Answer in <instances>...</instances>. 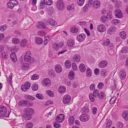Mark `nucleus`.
Wrapping results in <instances>:
<instances>
[{
    "label": "nucleus",
    "instance_id": "nucleus-1",
    "mask_svg": "<svg viewBox=\"0 0 128 128\" xmlns=\"http://www.w3.org/2000/svg\"><path fill=\"white\" fill-rule=\"evenodd\" d=\"M24 114L23 115L24 118L27 120H30L32 118V115L34 113L33 109L30 108H26L24 110Z\"/></svg>",
    "mask_w": 128,
    "mask_h": 128
},
{
    "label": "nucleus",
    "instance_id": "nucleus-2",
    "mask_svg": "<svg viewBox=\"0 0 128 128\" xmlns=\"http://www.w3.org/2000/svg\"><path fill=\"white\" fill-rule=\"evenodd\" d=\"M18 4V2L16 0H10L7 4V6L11 9H12Z\"/></svg>",
    "mask_w": 128,
    "mask_h": 128
},
{
    "label": "nucleus",
    "instance_id": "nucleus-3",
    "mask_svg": "<svg viewBox=\"0 0 128 128\" xmlns=\"http://www.w3.org/2000/svg\"><path fill=\"white\" fill-rule=\"evenodd\" d=\"M18 105L19 106L25 105L26 106H30L33 105V104L31 102H30L25 100H22L20 101L18 103Z\"/></svg>",
    "mask_w": 128,
    "mask_h": 128
},
{
    "label": "nucleus",
    "instance_id": "nucleus-4",
    "mask_svg": "<svg viewBox=\"0 0 128 128\" xmlns=\"http://www.w3.org/2000/svg\"><path fill=\"white\" fill-rule=\"evenodd\" d=\"M6 109L4 106L0 107V117L4 116L6 117L8 116L9 115L6 114Z\"/></svg>",
    "mask_w": 128,
    "mask_h": 128
},
{
    "label": "nucleus",
    "instance_id": "nucleus-5",
    "mask_svg": "<svg viewBox=\"0 0 128 128\" xmlns=\"http://www.w3.org/2000/svg\"><path fill=\"white\" fill-rule=\"evenodd\" d=\"M90 116L86 114H82L79 117L80 120L82 122H86L89 120Z\"/></svg>",
    "mask_w": 128,
    "mask_h": 128
},
{
    "label": "nucleus",
    "instance_id": "nucleus-6",
    "mask_svg": "<svg viewBox=\"0 0 128 128\" xmlns=\"http://www.w3.org/2000/svg\"><path fill=\"white\" fill-rule=\"evenodd\" d=\"M57 8L60 10H62L64 8V5L63 1L59 0L57 1L56 4Z\"/></svg>",
    "mask_w": 128,
    "mask_h": 128
},
{
    "label": "nucleus",
    "instance_id": "nucleus-7",
    "mask_svg": "<svg viewBox=\"0 0 128 128\" xmlns=\"http://www.w3.org/2000/svg\"><path fill=\"white\" fill-rule=\"evenodd\" d=\"M30 83L28 82H27L22 85L21 89L22 91L26 92L30 88Z\"/></svg>",
    "mask_w": 128,
    "mask_h": 128
},
{
    "label": "nucleus",
    "instance_id": "nucleus-8",
    "mask_svg": "<svg viewBox=\"0 0 128 128\" xmlns=\"http://www.w3.org/2000/svg\"><path fill=\"white\" fill-rule=\"evenodd\" d=\"M70 96L68 95H65L63 98V103L65 104H67L70 102Z\"/></svg>",
    "mask_w": 128,
    "mask_h": 128
},
{
    "label": "nucleus",
    "instance_id": "nucleus-9",
    "mask_svg": "<svg viewBox=\"0 0 128 128\" xmlns=\"http://www.w3.org/2000/svg\"><path fill=\"white\" fill-rule=\"evenodd\" d=\"M64 115L62 114H60L56 118V121L58 123L62 122L64 121Z\"/></svg>",
    "mask_w": 128,
    "mask_h": 128
},
{
    "label": "nucleus",
    "instance_id": "nucleus-10",
    "mask_svg": "<svg viewBox=\"0 0 128 128\" xmlns=\"http://www.w3.org/2000/svg\"><path fill=\"white\" fill-rule=\"evenodd\" d=\"M108 64V62L106 61L102 60L98 64V66L100 68H104L106 67Z\"/></svg>",
    "mask_w": 128,
    "mask_h": 128
},
{
    "label": "nucleus",
    "instance_id": "nucleus-11",
    "mask_svg": "<svg viewBox=\"0 0 128 128\" xmlns=\"http://www.w3.org/2000/svg\"><path fill=\"white\" fill-rule=\"evenodd\" d=\"M86 37V35L84 34H78L76 37V39L79 42H82L84 41Z\"/></svg>",
    "mask_w": 128,
    "mask_h": 128
},
{
    "label": "nucleus",
    "instance_id": "nucleus-12",
    "mask_svg": "<svg viewBox=\"0 0 128 128\" xmlns=\"http://www.w3.org/2000/svg\"><path fill=\"white\" fill-rule=\"evenodd\" d=\"M24 59L26 62H28L30 64L33 63L34 61V58L32 56H24Z\"/></svg>",
    "mask_w": 128,
    "mask_h": 128
},
{
    "label": "nucleus",
    "instance_id": "nucleus-13",
    "mask_svg": "<svg viewBox=\"0 0 128 128\" xmlns=\"http://www.w3.org/2000/svg\"><path fill=\"white\" fill-rule=\"evenodd\" d=\"M97 30L99 32H103L106 30V28L104 25L101 24L98 26Z\"/></svg>",
    "mask_w": 128,
    "mask_h": 128
},
{
    "label": "nucleus",
    "instance_id": "nucleus-14",
    "mask_svg": "<svg viewBox=\"0 0 128 128\" xmlns=\"http://www.w3.org/2000/svg\"><path fill=\"white\" fill-rule=\"evenodd\" d=\"M42 83L44 85L48 86H50V81L47 78L43 79L42 81Z\"/></svg>",
    "mask_w": 128,
    "mask_h": 128
},
{
    "label": "nucleus",
    "instance_id": "nucleus-15",
    "mask_svg": "<svg viewBox=\"0 0 128 128\" xmlns=\"http://www.w3.org/2000/svg\"><path fill=\"white\" fill-rule=\"evenodd\" d=\"M115 16L117 18H121L123 16V14L120 10H117L115 11Z\"/></svg>",
    "mask_w": 128,
    "mask_h": 128
},
{
    "label": "nucleus",
    "instance_id": "nucleus-16",
    "mask_svg": "<svg viewBox=\"0 0 128 128\" xmlns=\"http://www.w3.org/2000/svg\"><path fill=\"white\" fill-rule=\"evenodd\" d=\"M47 22L50 25L52 26H54L57 24L56 21L52 18H50L48 19L47 20Z\"/></svg>",
    "mask_w": 128,
    "mask_h": 128
},
{
    "label": "nucleus",
    "instance_id": "nucleus-17",
    "mask_svg": "<svg viewBox=\"0 0 128 128\" xmlns=\"http://www.w3.org/2000/svg\"><path fill=\"white\" fill-rule=\"evenodd\" d=\"M55 71L58 73L61 72L62 70V69L61 66L59 64H57L55 66Z\"/></svg>",
    "mask_w": 128,
    "mask_h": 128
},
{
    "label": "nucleus",
    "instance_id": "nucleus-18",
    "mask_svg": "<svg viewBox=\"0 0 128 128\" xmlns=\"http://www.w3.org/2000/svg\"><path fill=\"white\" fill-rule=\"evenodd\" d=\"M126 75V74L124 71L122 70L119 72V76L121 79L124 80L125 79Z\"/></svg>",
    "mask_w": 128,
    "mask_h": 128
},
{
    "label": "nucleus",
    "instance_id": "nucleus-19",
    "mask_svg": "<svg viewBox=\"0 0 128 128\" xmlns=\"http://www.w3.org/2000/svg\"><path fill=\"white\" fill-rule=\"evenodd\" d=\"M36 43L38 44H41L43 42V40L41 38L39 37H36L35 39Z\"/></svg>",
    "mask_w": 128,
    "mask_h": 128
},
{
    "label": "nucleus",
    "instance_id": "nucleus-20",
    "mask_svg": "<svg viewBox=\"0 0 128 128\" xmlns=\"http://www.w3.org/2000/svg\"><path fill=\"white\" fill-rule=\"evenodd\" d=\"M21 68L23 70H27L29 68V65L26 63H23L22 64Z\"/></svg>",
    "mask_w": 128,
    "mask_h": 128
},
{
    "label": "nucleus",
    "instance_id": "nucleus-21",
    "mask_svg": "<svg viewBox=\"0 0 128 128\" xmlns=\"http://www.w3.org/2000/svg\"><path fill=\"white\" fill-rule=\"evenodd\" d=\"M74 44V41L71 39H68L67 42V44L69 47H72V46Z\"/></svg>",
    "mask_w": 128,
    "mask_h": 128
},
{
    "label": "nucleus",
    "instance_id": "nucleus-22",
    "mask_svg": "<svg viewBox=\"0 0 128 128\" xmlns=\"http://www.w3.org/2000/svg\"><path fill=\"white\" fill-rule=\"evenodd\" d=\"M58 90L59 93L61 94L63 93L66 91V87L63 86H61L59 87Z\"/></svg>",
    "mask_w": 128,
    "mask_h": 128
},
{
    "label": "nucleus",
    "instance_id": "nucleus-23",
    "mask_svg": "<svg viewBox=\"0 0 128 128\" xmlns=\"http://www.w3.org/2000/svg\"><path fill=\"white\" fill-rule=\"evenodd\" d=\"M116 30V28L114 26H112L108 30V32L110 34L114 32Z\"/></svg>",
    "mask_w": 128,
    "mask_h": 128
},
{
    "label": "nucleus",
    "instance_id": "nucleus-24",
    "mask_svg": "<svg viewBox=\"0 0 128 128\" xmlns=\"http://www.w3.org/2000/svg\"><path fill=\"white\" fill-rule=\"evenodd\" d=\"M93 5L94 8H97L100 7V2L98 0H96L94 2Z\"/></svg>",
    "mask_w": 128,
    "mask_h": 128
},
{
    "label": "nucleus",
    "instance_id": "nucleus-25",
    "mask_svg": "<svg viewBox=\"0 0 128 128\" xmlns=\"http://www.w3.org/2000/svg\"><path fill=\"white\" fill-rule=\"evenodd\" d=\"M80 56L78 54H76L73 58V60L75 62H79L80 59Z\"/></svg>",
    "mask_w": 128,
    "mask_h": 128
},
{
    "label": "nucleus",
    "instance_id": "nucleus-26",
    "mask_svg": "<svg viewBox=\"0 0 128 128\" xmlns=\"http://www.w3.org/2000/svg\"><path fill=\"white\" fill-rule=\"evenodd\" d=\"M10 58L14 62H16L17 60L16 55L14 53H12L10 54Z\"/></svg>",
    "mask_w": 128,
    "mask_h": 128
},
{
    "label": "nucleus",
    "instance_id": "nucleus-27",
    "mask_svg": "<svg viewBox=\"0 0 128 128\" xmlns=\"http://www.w3.org/2000/svg\"><path fill=\"white\" fill-rule=\"evenodd\" d=\"M103 45L105 46H112L110 45V40L108 38L106 39L103 41Z\"/></svg>",
    "mask_w": 128,
    "mask_h": 128
},
{
    "label": "nucleus",
    "instance_id": "nucleus-28",
    "mask_svg": "<svg viewBox=\"0 0 128 128\" xmlns=\"http://www.w3.org/2000/svg\"><path fill=\"white\" fill-rule=\"evenodd\" d=\"M79 69L82 72H84L86 70V68L85 65L83 64H80L79 66Z\"/></svg>",
    "mask_w": 128,
    "mask_h": 128
},
{
    "label": "nucleus",
    "instance_id": "nucleus-29",
    "mask_svg": "<svg viewBox=\"0 0 128 128\" xmlns=\"http://www.w3.org/2000/svg\"><path fill=\"white\" fill-rule=\"evenodd\" d=\"M120 52L122 53H128V46H124L120 50Z\"/></svg>",
    "mask_w": 128,
    "mask_h": 128
},
{
    "label": "nucleus",
    "instance_id": "nucleus-30",
    "mask_svg": "<svg viewBox=\"0 0 128 128\" xmlns=\"http://www.w3.org/2000/svg\"><path fill=\"white\" fill-rule=\"evenodd\" d=\"M63 45V44H62L61 46H60V45H58V44L54 43L53 45V48L55 50H58L59 46H60V47L61 48Z\"/></svg>",
    "mask_w": 128,
    "mask_h": 128
},
{
    "label": "nucleus",
    "instance_id": "nucleus-31",
    "mask_svg": "<svg viewBox=\"0 0 128 128\" xmlns=\"http://www.w3.org/2000/svg\"><path fill=\"white\" fill-rule=\"evenodd\" d=\"M74 72L72 71H70L69 74V79L72 80L74 78Z\"/></svg>",
    "mask_w": 128,
    "mask_h": 128
},
{
    "label": "nucleus",
    "instance_id": "nucleus-32",
    "mask_svg": "<svg viewBox=\"0 0 128 128\" xmlns=\"http://www.w3.org/2000/svg\"><path fill=\"white\" fill-rule=\"evenodd\" d=\"M78 28L76 26H74L70 29V32L72 33H76L78 31Z\"/></svg>",
    "mask_w": 128,
    "mask_h": 128
},
{
    "label": "nucleus",
    "instance_id": "nucleus-33",
    "mask_svg": "<svg viewBox=\"0 0 128 128\" xmlns=\"http://www.w3.org/2000/svg\"><path fill=\"white\" fill-rule=\"evenodd\" d=\"M122 117L126 120H128V111H125L122 113Z\"/></svg>",
    "mask_w": 128,
    "mask_h": 128
},
{
    "label": "nucleus",
    "instance_id": "nucleus-34",
    "mask_svg": "<svg viewBox=\"0 0 128 128\" xmlns=\"http://www.w3.org/2000/svg\"><path fill=\"white\" fill-rule=\"evenodd\" d=\"M74 116H70L68 120L69 122V124L70 125H72V124L74 123Z\"/></svg>",
    "mask_w": 128,
    "mask_h": 128
},
{
    "label": "nucleus",
    "instance_id": "nucleus-35",
    "mask_svg": "<svg viewBox=\"0 0 128 128\" xmlns=\"http://www.w3.org/2000/svg\"><path fill=\"white\" fill-rule=\"evenodd\" d=\"M99 92L98 90L96 89L94 90L93 92V95L95 97H97L99 96Z\"/></svg>",
    "mask_w": 128,
    "mask_h": 128
},
{
    "label": "nucleus",
    "instance_id": "nucleus-36",
    "mask_svg": "<svg viewBox=\"0 0 128 128\" xmlns=\"http://www.w3.org/2000/svg\"><path fill=\"white\" fill-rule=\"evenodd\" d=\"M120 35L121 38L123 39H125L126 38V33L125 32H120Z\"/></svg>",
    "mask_w": 128,
    "mask_h": 128
},
{
    "label": "nucleus",
    "instance_id": "nucleus-37",
    "mask_svg": "<svg viewBox=\"0 0 128 128\" xmlns=\"http://www.w3.org/2000/svg\"><path fill=\"white\" fill-rule=\"evenodd\" d=\"M65 65L67 68H69L71 66L70 61L69 60H66L65 63Z\"/></svg>",
    "mask_w": 128,
    "mask_h": 128
},
{
    "label": "nucleus",
    "instance_id": "nucleus-38",
    "mask_svg": "<svg viewBox=\"0 0 128 128\" xmlns=\"http://www.w3.org/2000/svg\"><path fill=\"white\" fill-rule=\"evenodd\" d=\"M25 98L32 100H35V98L34 97L32 96L29 95H26L25 96Z\"/></svg>",
    "mask_w": 128,
    "mask_h": 128
},
{
    "label": "nucleus",
    "instance_id": "nucleus-39",
    "mask_svg": "<svg viewBox=\"0 0 128 128\" xmlns=\"http://www.w3.org/2000/svg\"><path fill=\"white\" fill-rule=\"evenodd\" d=\"M89 111L88 108L87 106L84 107L82 109V112L83 113H88Z\"/></svg>",
    "mask_w": 128,
    "mask_h": 128
},
{
    "label": "nucleus",
    "instance_id": "nucleus-40",
    "mask_svg": "<svg viewBox=\"0 0 128 128\" xmlns=\"http://www.w3.org/2000/svg\"><path fill=\"white\" fill-rule=\"evenodd\" d=\"M32 88L34 91L37 90L38 89V85L36 84H34L32 86Z\"/></svg>",
    "mask_w": 128,
    "mask_h": 128
},
{
    "label": "nucleus",
    "instance_id": "nucleus-41",
    "mask_svg": "<svg viewBox=\"0 0 128 128\" xmlns=\"http://www.w3.org/2000/svg\"><path fill=\"white\" fill-rule=\"evenodd\" d=\"M46 93L50 97H53L54 96L53 92L50 90H48L46 91Z\"/></svg>",
    "mask_w": 128,
    "mask_h": 128
},
{
    "label": "nucleus",
    "instance_id": "nucleus-42",
    "mask_svg": "<svg viewBox=\"0 0 128 128\" xmlns=\"http://www.w3.org/2000/svg\"><path fill=\"white\" fill-rule=\"evenodd\" d=\"M39 77V76L38 75L36 74H34L32 76L31 79L32 80L38 79Z\"/></svg>",
    "mask_w": 128,
    "mask_h": 128
},
{
    "label": "nucleus",
    "instance_id": "nucleus-43",
    "mask_svg": "<svg viewBox=\"0 0 128 128\" xmlns=\"http://www.w3.org/2000/svg\"><path fill=\"white\" fill-rule=\"evenodd\" d=\"M27 40L26 39H24L22 40L20 43V45L24 47L27 43Z\"/></svg>",
    "mask_w": 128,
    "mask_h": 128
},
{
    "label": "nucleus",
    "instance_id": "nucleus-44",
    "mask_svg": "<svg viewBox=\"0 0 128 128\" xmlns=\"http://www.w3.org/2000/svg\"><path fill=\"white\" fill-rule=\"evenodd\" d=\"M6 27L7 25L6 24H4L0 26V31L2 32L6 30Z\"/></svg>",
    "mask_w": 128,
    "mask_h": 128
},
{
    "label": "nucleus",
    "instance_id": "nucleus-45",
    "mask_svg": "<svg viewBox=\"0 0 128 128\" xmlns=\"http://www.w3.org/2000/svg\"><path fill=\"white\" fill-rule=\"evenodd\" d=\"M86 75L88 77H89L91 76L92 74V71L90 68H88L86 70Z\"/></svg>",
    "mask_w": 128,
    "mask_h": 128
},
{
    "label": "nucleus",
    "instance_id": "nucleus-46",
    "mask_svg": "<svg viewBox=\"0 0 128 128\" xmlns=\"http://www.w3.org/2000/svg\"><path fill=\"white\" fill-rule=\"evenodd\" d=\"M36 97L40 100H42L44 98V96L40 94H37L36 95Z\"/></svg>",
    "mask_w": 128,
    "mask_h": 128
},
{
    "label": "nucleus",
    "instance_id": "nucleus-47",
    "mask_svg": "<svg viewBox=\"0 0 128 128\" xmlns=\"http://www.w3.org/2000/svg\"><path fill=\"white\" fill-rule=\"evenodd\" d=\"M120 20L117 19H114L112 21V23L113 24L116 25L120 23Z\"/></svg>",
    "mask_w": 128,
    "mask_h": 128
},
{
    "label": "nucleus",
    "instance_id": "nucleus-48",
    "mask_svg": "<svg viewBox=\"0 0 128 128\" xmlns=\"http://www.w3.org/2000/svg\"><path fill=\"white\" fill-rule=\"evenodd\" d=\"M85 0H77V2L78 5L82 6L84 4Z\"/></svg>",
    "mask_w": 128,
    "mask_h": 128
},
{
    "label": "nucleus",
    "instance_id": "nucleus-49",
    "mask_svg": "<svg viewBox=\"0 0 128 128\" xmlns=\"http://www.w3.org/2000/svg\"><path fill=\"white\" fill-rule=\"evenodd\" d=\"M33 126V124L32 122H28L26 125V128H32Z\"/></svg>",
    "mask_w": 128,
    "mask_h": 128
},
{
    "label": "nucleus",
    "instance_id": "nucleus-50",
    "mask_svg": "<svg viewBox=\"0 0 128 128\" xmlns=\"http://www.w3.org/2000/svg\"><path fill=\"white\" fill-rule=\"evenodd\" d=\"M116 98L115 97H113L111 98L110 100V104H112L115 103Z\"/></svg>",
    "mask_w": 128,
    "mask_h": 128
},
{
    "label": "nucleus",
    "instance_id": "nucleus-51",
    "mask_svg": "<svg viewBox=\"0 0 128 128\" xmlns=\"http://www.w3.org/2000/svg\"><path fill=\"white\" fill-rule=\"evenodd\" d=\"M112 124V122L110 120H109L107 123L106 125V128H109Z\"/></svg>",
    "mask_w": 128,
    "mask_h": 128
},
{
    "label": "nucleus",
    "instance_id": "nucleus-52",
    "mask_svg": "<svg viewBox=\"0 0 128 128\" xmlns=\"http://www.w3.org/2000/svg\"><path fill=\"white\" fill-rule=\"evenodd\" d=\"M104 84L102 82H100L98 83V87L99 89H102L104 86Z\"/></svg>",
    "mask_w": 128,
    "mask_h": 128
},
{
    "label": "nucleus",
    "instance_id": "nucleus-53",
    "mask_svg": "<svg viewBox=\"0 0 128 128\" xmlns=\"http://www.w3.org/2000/svg\"><path fill=\"white\" fill-rule=\"evenodd\" d=\"M18 49L15 46L12 47L11 49V52L12 53H14L16 52Z\"/></svg>",
    "mask_w": 128,
    "mask_h": 128
},
{
    "label": "nucleus",
    "instance_id": "nucleus-54",
    "mask_svg": "<svg viewBox=\"0 0 128 128\" xmlns=\"http://www.w3.org/2000/svg\"><path fill=\"white\" fill-rule=\"evenodd\" d=\"M104 94L102 92H100L99 94V96L98 97L101 99H102L104 98Z\"/></svg>",
    "mask_w": 128,
    "mask_h": 128
},
{
    "label": "nucleus",
    "instance_id": "nucleus-55",
    "mask_svg": "<svg viewBox=\"0 0 128 128\" xmlns=\"http://www.w3.org/2000/svg\"><path fill=\"white\" fill-rule=\"evenodd\" d=\"M73 5L71 4L68 5L67 7V10H72L74 9Z\"/></svg>",
    "mask_w": 128,
    "mask_h": 128
},
{
    "label": "nucleus",
    "instance_id": "nucleus-56",
    "mask_svg": "<svg viewBox=\"0 0 128 128\" xmlns=\"http://www.w3.org/2000/svg\"><path fill=\"white\" fill-rule=\"evenodd\" d=\"M44 4L43 2H42V1L40 4V8L41 9L44 8H45Z\"/></svg>",
    "mask_w": 128,
    "mask_h": 128
},
{
    "label": "nucleus",
    "instance_id": "nucleus-57",
    "mask_svg": "<svg viewBox=\"0 0 128 128\" xmlns=\"http://www.w3.org/2000/svg\"><path fill=\"white\" fill-rule=\"evenodd\" d=\"M72 66L73 70L74 71H76L77 70L78 68L76 67V65L75 63H73L72 64Z\"/></svg>",
    "mask_w": 128,
    "mask_h": 128
},
{
    "label": "nucleus",
    "instance_id": "nucleus-58",
    "mask_svg": "<svg viewBox=\"0 0 128 128\" xmlns=\"http://www.w3.org/2000/svg\"><path fill=\"white\" fill-rule=\"evenodd\" d=\"M117 128H123V125L121 122H118L117 124Z\"/></svg>",
    "mask_w": 128,
    "mask_h": 128
},
{
    "label": "nucleus",
    "instance_id": "nucleus-59",
    "mask_svg": "<svg viewBox=\"0 0 128 128\" xmlns=\"http://www.w3.org/2000/svg\"><path fill=\"white\" fill-rule=\"evenodd\" d=\"M19 40L18 39L16 38H13L12 40V42L14 44H18L19 42Z\"/></svg>",
    "mask_w": 128,
    "mask_h": 128
},
{
    "label": "nucleus",
    "instance_id": "nucleus-60",
    "mask_svg": "<svg viewBox=\"0 0 128 128\" xmlns=\"http://www.w3.org/2000/svg\"><path fill=\"white\" fill-rule=\"evenodd\" d=\"M107 18L108 17L106 16H103L101 17V21L104 22L106 20Z\"/></svg>",
    "mask_w": 128,
    "mask_h": 128
},
{
    "label": "nucleus",
    "instance_id": "nucleus-61",
    "mask_svg": "<svg viewBox=\"0 0 128 128\" xmlns=\"http://www.w3.org/2000/svg\"><path fill=\"white\" fill-rule=\"evenodd\" d=\"M94 96L93 95V94H90L89 96V97L90 99V100L92 102H94Z\"/></svg>",
    "mask_w": 128,
    "mask_h": 128
},
{
    "label": "nucleus",
    "instance_id": "nucleus-62",
    "mask_svg": "<svg viewBox=\"0 0 128 128\" xmlns=\"http://www.w3.org/2000/svg\"><path fill=\"white\" fill-rule=\"evenodd\" d=\"M24 56H32L31 52L29 50L27 51L25 54Z\"/></svg>",
    "mask_w": 128,
    "mask_h": 128
},
{
    "label": "nucleus",
    "instance_id": "nucleus-63",
    "mask_svg": "<svg viewBox=\"0 0 128 128\" xmlns=\"http://www.w3.org/2000/svg\"><path fill=\"white\" fill-rule=\"evenodd\" d=\"M94 72L96 75H98L100 72V70L98 68H96L94 70Z\"/></svg>",
    "mask_w": 128,
    "mask_h": 128
},
{
    "label": "nucleus",
    "instance_id": "nucleus-64",
    "mask_svg": "<svg viewBox=\"0 0 128 128\" xmlns=\"http://www.w3.org/2000/svg\"><path fill=\"white\" fill-rule=\"evenodd\" d=\"M97 108L96 107H94L92 109V112L94 114H95L96 113Z\"/></svg>",
    "mask_w": 128,
    "mask_h": 128
}]
</instances>
